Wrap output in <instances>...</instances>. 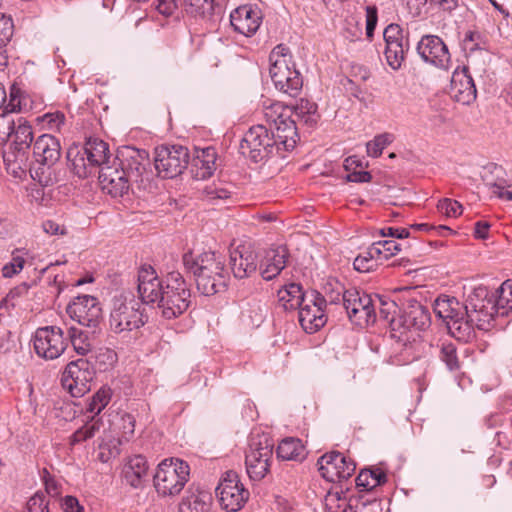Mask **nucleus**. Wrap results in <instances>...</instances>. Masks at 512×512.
Wrapping results in <instances>:
<instances>
[{
    "instance_id": "1",
    "label": "nucleus",
    "mask_w": 512,
    "mask_h": 512,
    "mask_svg": "<svg viewBox=\"0 0 512 512\" xmlns=\"http://www.w3.org/2000/svg\"><path fill=\"white\" fill-rule=\"evenodd\" d=\"M183 265L186 271L193 275L197 290L205 296H212L224 291L227 287L228 274L221 254L215 251L183 254Z\"/></svg>"
},
{
    "instance_id": "2",
    "label": "nucleus",
    "mask_w": 512,
    "mask_h": 512,
    "mask_svg": "<svg viewBox=\"0 0 512 512\" xmlns=\"http://www.w3.org/2000/svg\"><path fill=\"white\" fill-rule=\"evenodd\" d=\"M11 134L8 149L3 153V160L8 173L22 178L27 172L32 173L31 151L33 147V129L29 122L19 115Z\"/></svg>"
},
{
    "instance_id": "3",
    "label": "nucleus",
    "mask_w": 512,
    "mask_h": 512,
    "mask_svg": "<svg viewBox=\"0 0 512 512\" xmlns=\"http://www.w3.org/2000/svg\"><path fill=\"white\" fill-rule=\"evenodd\" d=\"M269 61V73L275 88L291 97H296L303 87V79L294 65L290 66L292 56L289 48L284 44L277 45L270 52Z\"/></svg>"
},
{
    "instance_id": "4",
    "label": "nucleus",
    "mask_w": 512,
    "mask_h": 512,
    "mask_svg": "<svg viewBox=\"0 0 512 512\" xmlns=\"http://www.w3.org/2000/svg\"><path fill=\"white\" fill-rule=\"evenodd\" d=\"M191 303L190 289L179 272H171L166 277V290L157 307L166 319H174L182 315Z\"/></svg>"
},
{
    "instance_id": "5",
    "label": "nucleus",
    "mask_w": 512,
    "mask_h": 512,
    "mask_svg": "<svg viewBox=\"0 0 512 512\" xmlns=\"http://www.w3.org/2000/svg\"><path fill=\"white\" fill-rule=\"evenodd\" d=\"M189 465L180 459H165L157 467L153 477L154 486L160 496H175L189 479Z\"/></svg>"
},
{
    "instance_id": "6",
    "label": "nucleus",
    "mask_w": 512,
    "mask_h": 512,
    "mask_svg": "<svg viewBox=\"0 0 512 512\" xmlns=\"http://www.w3.org/2000/svg\"><path fill=\"white\" fill-rule=\"evenodd\" d=\"M434 312L446 322L454 337L467 339L472 335V328L467 319V309L455 297H438L435 300Z\"/></svg>"
},
{
    "instance_id": "7",
    "label": "nucleus",
    "mask_w": 512,
    "mask_h": 512,
    "mask_svg": "<svg viewBox=\"0 0 512 512\" xmlns=\"http://www.w3.org/2000/svg\"><path fill=\"white\" fill-rule=\"evenodd\" d=\"M430 312L428 308L415 299H408L403 313L398 315L397 320L392 321V338L406 343L411 337L409 332L412 329L420 331L430 325Z\"/></svg>"
},
{
    "instance_id": "8",
    "label": "nucleus",
    "mask_w": 512,
    "mask_h": 512,
    "mask_svg": "<svg viewBox=\"0 0 512 512\" xmlns=\"http://www.w3.org/2000/svg\"><path fill=\"white\" fill-rule=\"evenodd\" d=\"M61 158V145L58 138L50 134L40 135L33 143L31 151L33 179L47 183L44 179L45 168L50 169Z\"/></svg>"
},
{
    "instance_id": "9",
    "label": "nucleus",
    "mask_w": 512,
    "mask_h": 512,
    "mask_svg": "<svg viewBox=\"0 0 512 512\" xmlns=\"http://www.w3.org/2000/svg\"><path fill=\"white\" fill-rule=\"evenodd\" d=\"M465 308L467 319L473 329L476 326L480 330H489L491 321L496 315L494 296L490 295L488 288L479 285L468 294Z\"/></svg>"
},
{
    "instance_id": "10",
    "label": "nucleus",
    "mask_w": 512,
    "mask_h": 512,
    "mask_svg": "<svg viewBox=\"0 0 512 512\" xmlns=\"http://www.w3.org/2000/svg\"><path fill=\"white\" fill-rule=\"evenodd\" d=\"M140 308L141 303L133 297H114L109 321L111 330L120 334L143 326L145 321Z\"/></svg>"
},
{
    "instance_id": "11",
    "label": "nucleus",
    "mask_w": 512,
    "mask_h": 512,
    "mask_svg": "<svg viewBox=\"0 0 512 512\" xmlns=\"http://www.w3.org/2000/svg\"><path fill=\"white\" fill-rule=\"evenodd\" d=\"M273 442L267 435H254L245 456L246 471L253 481L262 480L269 472Z\"/></svg>"
},
{
    "instance_id": "12",
    "label": "nucleus",
    "mask_w": 512,
    "mask_h": 512,
    "mask_svg": "<svg viewBox=\"0 0 512 512\" xmlns=\"http://www.w3.org/2000/svg\"><path fill=\"white\" fill-rule=\"evenodd\" d=\"M190 161L187 147L162 145L155 149L154 165L162 178H175L183 173Z\"/></svg>"
},
{
    "instance_id": "13",
    "label": "nucleus",
    "mask_w": 512,
    "mask_h": 512,
    "mask_svg": "<svg viewBox=\"0 0 512 512\" xmlns=\"http://www.w3.org/2000/svg\"><path fill=\"white\" fill-rule=\"evenodd\" d=\"M277 140L264 125L252 126L240 143V152L254 162L268 158L276 147Z\"/></svg>"
},
{
    "instance_id": "14",
    "label": "nucleus",
    "mask_w": 512,
    "mask_h": 512,
    "mask_svg": "<svg viewBox=\"0 0 512 512\" xmlns=\"http://www.w3.org/2000/svg\"><path fill=\"white\" fill-rule=\"evenodd\" d=\"M95 376L88 360L79 358L67 364L61 378L62 386L73 397H82L91 389Z\"/></svg>"
},
{
    "instance_id": "15",
    "label": "nucleus",
    "mask_w": 512,
    "mask_h": 512,
    "mask_svg": "<svg viewBox=\"0 0 512 512\" xmlns=\"http://www.w3.org/2000/svg\"><path fill=\"white\" fill-rule=\"evenodd\" d=\"M221 507L228 512L241 510L249 499V491L235 471H227L216 488Z\"/></svg>"
},
{
    "instance_id": "16",
    "label": "nucleus",
    "mask_w": 512,
    "mask_h": 512,
    "mask_svg": "<svg viewBox=\"0 0 512 512\" xmlns=\"http://www.w3.org/2000/svg\"><path fill=\"white\" fill-rule=\"evenodd\" d=\"M33 346L39 357L46 360H54L63 354L67 342L60 327L46 326L36 330Z\"/></svg>"
},
{
    "instance_id": "17",
    "label": "nucleus",
    "mask_w": 512,
    "mask_h": 512,
    "mask_svg": "<svg viewBox=\"0 0 512 512\" xmlns=\"http://www.w3.org/2000/svg\"><path fill=\"white\" fill-rule=\"evenodd\" d=\"M120 166L123 172L131 180V183L137 184L138 187L149 180L150 177V159L146 150L134 147H124L120 151Z\"/></svg>"
},
{
    "instance_id": "18",
    "label": "nucleus",
    "mask_w": 512,
    "mask_h": 512,
    "mask_svg": "<svg viewBox=\"0 0 512 512\" xmlns=\"http://www.w3.org/2000/svg\"><path fill=\"white\" fill-rule=\"evenodd\" d=\"M343 308L349 319L358 325L374 323L377 317L373 298L354 288L343 296Z\"/></svg>"
},
{
    "instance_id": "19",
    "label": "nucleus",
    "mask_w": 512,
    "mask_h": 512,
    "mask_svg": "<svg viewBox=\"0 0 512 512\" xmlns=\"http://www.w3.org/2000/svg\"><path fill=\"white\" fill-rule=\"evenodd\" d=\"M317 464L320 475L329 482L347 480L356 469L354 461L338 451L322 455Z\"/></svg>"
},
{
    "instance_id": "20",
    "label": "nucleus",
    "mask_w": 512,
    "mask_h": 512,
    "mask_svg": "<svg viewBox=\"0 0 512 512\" xmlns=\"http://www.w3.org/2000/svg\"><path fill=\"white\" fill-rule=\"evenodd\" d=\"M137 282L142 303L157 305L166 290V279L160 278L151 265H142L138 270Z\"/></svg>"
},
{
    "instance_id": "21",
    "label": "nucleus",
    "mask_w": 512,
    "mask_h": 512,
    "mask_svg": "<svg viewBox=\"0 0 512 512\" xmlns=\"http://www.w3.org/2000/svg\"><path fill=\"white\" fill-rule=\"evenodd\" d=\"M386 42L385 56L388 65L397 70L401 67L405 54L409 50V42L407 35L403 29L395 23L389 24L383 33Z\"/></svg>"
},
{
    "instance_id": "22",
    "label": "nucleus",
    "mask_w": 512,
    "mask_h": 512,
    "mask_svg": "<svg viewBox=\"0 0 512 512\" xmlns=\"http://www.w3.org/2000/svg\"><path fill=\"white\" fill-rule=\"evenodd\" d=\"M71 319L82 326L95 327L102 316L97 298L90 295L76 297L66 308Z\"/></svg>"
},
{
    "instance_id": "23",
    "label": "nucleus",
    "mask_w": 512,
    "mask_h": 512,
    "mask_svg": "<svg viewBox=\"0 0 512 512\" xmlns=\"http://www.w3.org/2000/svg\"><path fill=\"white\" fill-rule=\"evenodd\" d=\"M323 299H319V293L311 291L308 300L299 307V322L307 333H314L326 323L325 307Z\"/></svg>"
},
{
    "instance_id": "24",
    "label": "nucleus",
    "mask_w": 512,
    "mask_h": 512,
    "mask_svg": "<svg viewBox=\"0 0 512 512\" xmlns=\"http://www.w3.org/2000/svg\"><path fill=\"white\" fill-rule=\"evenodd\" d=\"M417 52L427 63L447 69L451 60L450 53L443 40L436 35H425L417 45Z\"/></svg>"
},
{
    "instance_id": "25",
    "label": "nucleus",
    "mask_w": 512,
    "mask_h": 512,
    "mask_svg": "<svg viewBox=\"0 0 512 512\" xmlns=\"http://www.w3.org/2000/svg\"><path fill=\"white\" fill-rule=\"evenodd\" d=\"M380 501L376 498L359 496L356 504L352 506L339 492H329L325 497V509L327 512H378Z\"/></svg>"
},
{
    "instance_id": "26",
    "label": "nucleus",
    "mask_w": 512,
    "mask_h": 512,
    "mask_svg": "<svg viewBox=\"0 0 512 512\" xmlns=\"http://www.w3.org/2000/svg\"><path fill=\"white\" fill-rule=\"evenodd\" d=\"M229 265L235 278H248L258 268V255L250 245H239L230 251Z\"/></svg>"
},
{
    "instance_id": "27",
    "label": "nucleus",
    "mask_w": 512,
    "mask_h": 512,
    "mask_svg": "<svg viewBox=\"0 0 512 512\" xmlns=\"http://www.w3.org/2000/svg\"><path fill=\"white\" fill-rule=\"evenodd\" d=\"M261 22L260 9L250 4L239 6L230 14V23L234 30L247 37L257 32Z\"/></svg>"
},
{
    "instance_id": "28",
    "label": "nucleus",
    "mask_w": 512,
    "mask_h": 512,
    "mask_svg": "<svg viewBox=\"0 0 512 512\" xmlns=\"http://www.w3.org/2000/svg\"><path fill=\"white\" fill-rule=\"evenodd\" d=\"M99 183L104 192L112 197H121L128 192L133 183L120 168L103 166L99 172Z\"/></svg>"
},
{
    "instance_id": "29",
    "label": "nucleus",
    "mask_w": 512,
    "mask_h": 512,
    "mask_svg": "<svg viewBox=\"0 0 512 512\" xmlns=\"http://www.w3.org/2000/svg\"><path fill=\"white\" fill-rule=\"evenodd\" d=\"M449 92L455 101L464 105L476 98V87L466 66L458 67L453 72Z\"/></svg>"
},
{
    "instance_id": "30",
    "label": "nucleus",
    "mask_w": 512,
    "mask_h": 512,
    "mask_svg": "<svg viewBox=\"0 0 512 512\" xmlns=\"http://www.w3.org/2000/svg\"><path fill=\"white\" fill-rule=\"evenodd\" d=\"M122 475L125 483L134 489L143 488L148 478V463L144 456L131 457L124 465Z\"/></svg>"
},
{
    "instance_id": "31",
    "label": "nucleus",
    "mask_w": 512,
    "mask_h": 512,
    "mask_svg": "<svg viewBox=\"0 0 512 512\" xmlns=\"http://www.w3.org/2000/svg\"><path fill=\"white\" fill-rule=\"evenodd\" d=\"M287 250L283 246L266 251L265 257L259 265L260 274L264 280L275 278L286 266Z\"/></svg>"
},
{
    "instance_id": "32",
    "label": "nucleus",
    "mask_w": 512,
    "mask_h": 512,
    "mask_svg": "<svg viewBox=\"0 0 512 512\" xmlns=\"http://www.w3.org/2000/svg\"><path fill=\"white\" fill-rule=\"evenodd\" d=\"M275 126V133L272 135L277 140L276 149L280 150L282 146L285 151L293 149L299 139L298 126L295 119L291 118V115L283 118Z\"/></svg>"
},
{
    "instance_id": "33",
    "label": "nucleus",
    "mask_w": 512,
    "mask_h": 512,
    "mask_svg": "<svg viewBox=\"0 0 512 512\" xmlns=\"http://www.w3.org/2000/svg\"><path fill=\"white\" fill-rule=\"evenodd\" d=\"M289 115L298 124L308 128H313L320 118L317 104L308 99H301L295 106L289 108Z\"/></svg>"
},
{
    "instance_id": "34",
    "label": "nucleus",
    "mask_w": 512,
    "mask_h": 512,
    "mask_svg": "<svg viewBox=\"0 0 512 512\" xmlns=\"http://www.w3.org/2000/svg\"><path fill=\"white\" fill-rule=\"evenodd\" d=\"M278 302L284 310L298 309V307L308 300V293L302 291V287L297 283H290L278 290Z\"/></svg>"
},
{
    "instance_id": "35",
    "label": "nucleus",
    "mask_w": 512,
    "mask_h": 512,
    "mask_svg": "<svg viewBox=\"0 0 512 512\" xmlns=\"http://www.w3.org/2000/svg\"><path fill=\"white\" fill-rule=\"evenodd\" d=\"M212 503L206 491H188L179 504V512H208Z\"/></svg>"
},
{
    "instance_id": "36",
    "label": "nucleus",
    "mask_w": 512,
    "mask_h": 512,
    "mask_svg": "<svg viewBox=\"0 0 512 512\" xmlns=\"http://www.w3.org/2000/svg\"><path fill=\"white\" fill-rule=\"evenodd\" d=\"M386 482L387 474L377 466L362 469L356 477V486L360 492L372 491Z\"/></svg>"
},
{
    "instance_id": "37",
    "label": "nucleus",
    "mask_w": 512,
    "mask_h": 512,
    "mask_svg": "<svg viewBox=\"0 0 512 512\" xmlns=\"http://www.w3.org/2000/svg\"><path fill=\"white\" fill-rule=\"evenodd\" d=\"M84 153L88 157V164L93 168L108 166L106 164L109 158L108 144L97 138H90L83 146Z\"/></svg>"
},
{
    "instance_id": "38",
    "label": "nucleus",
    "mask_w": 512,
    "mask_h": 512,
    "mask_svg": "<svg viewBox=\"0 0 512 512\" xmlns=\"http://www.w3.org/2000/svg\"><path fill=\"white\" fill-rule=\"evenodd\" d=\"M85 424L77 429L70 437L72 445L93 438L101 429H104L103 418L100 415L85 414Z\"/></svg>"
},
{
    "instance_id": "39",
    "label": "nucleus",
    "mask_w": 512,
    "mask_h": 512,
    "mask_svg": "<svg viewBox=\"0 0 512 512\" xmlns=\"http://www.w3.org/2000/svg\"><path fill=\"white\" fill-rule=\"evenodd\" d=\"M277 456L283 460L302 461L306 457V451L300 439L287 437L279 443Z\"/></svg>"
},
{
    "instance_id": "40",
    "label": "nucleus",
    "mask_w": 512,
    "mask_h": 512,
    "mask_svg": "<svg viewBox=\"0 0 512 512\" xmlns=\"http://www.w3.org/2000/svg\"><path fill=\"white\" fill-rule=\"evenodd\" d=\"M16 98L11 94V99L9 104L6 106L7 111L0 114V146L7 143L11 134L14 131L15 124L17 123V119L19 117L18 114L14 113L16 108V104L14 103Z\"/></svg>"
},
{
    "instance_id": "41",
    "label": "nucleus",
    "mask_w": 512,
    "mask_h": 512,
    "mask_svg": "<svg viewBox=\"0 0 512 512\" xmlns=\"http://www.w3.org/2000/svg\"><path fill=\"white\" fill-rule=\"evenodd\" d=\"M493 296L496 315L507 316L512 311V280L504 281Z\"/></svg>"
},
{
    "instance_id": "42",
    "label": "nucleus",
    "mask_w": 512,
    "mask_h": 512,
    "mask_svg": "<svg viewBox=\"0 0 512 512\" xmlns=\"http://www.w3.org/2000/svg\"><path fill=\"white\" fill-rule=\"evenodd\" d=\"M67 160L71 163L74 173L85 178L91 173L92 164H88V157L84 153L83 147H70L67 151Z\"/></svg>"
},
{
    "instance_id": "43",
    "label": "nucleus",
    "mask_w": 512,
    "mask_h": 512,
    "mask_svg": "<svg viewBox=\"0 0 512 512\" xmlns=\"http://www.w3.org/2000/svg\"><path fill=\"white\" fill-rule=\"evenodd\" d=\"M373 301L375 302V310L378 309L379 317L386 321L392 330V321L397 320L398 315H401L398 304L395 300L380 295H375Z\"/></svg>"
},
{
    "instance_id": "44",
    "label": "nucleus",
    "mask_w": 512,
    "mask_h": 512,
    "mask_svg": "<svg viewBox=\"0 0 512 512\" xmlns=\"http://www.w3.org/2000/svg\"><path fill=\"white\" fill-rule=\"evenodd\" d=\"M347 291L342 283L335 279H329L323 287L324 294H319V299H323V306L339 304L343 305V296Z\"/></svg>"
},
{
    "instance_id": "45",
    "label": "nucleus",
    "mask_w": 512,
    "mask_h": 512,
    "mask_svg": "<svg viewBox=\"0 0 512 512\" xmlns=\"http://www.w3.org/2000/svg\"><path fill=\"white\" fill-rule=\"evenodd\" d=\"M112 397V390L108 386H102L88 401L85 407V414L100 415L102 410L109 404Z\"/></svg>"
},
{
    "instance_id": "46",
    "label": "nucleus",
    "mask_w": 512,
    "mask_h": 512,
    "mask_svg": "<svg viewBox=\"0 0 512 512\" xmlns=\"http://www.w3.org/2000/svg\"><path fill=\"white\" fill-rule=\"evenodd\" d=\"M263 115L266 121L274 126L286 116H289V108L282 103L266 99L262 103Z\"/></svg>"
},
{
    "instance_id": "47",
    "label": "nucleus",
    "mask_w": 512,
    "mask_h": 512,
    "mask_svg": "<svg viewBox=\"0 0 512 512\" xmlns=\"http://www.w3.org/2000/svg\"><path fill=\"white\" fill-rule=\"evenodd\" d=\"M382 264L377 256L375 248L371 245L366 251L358 255L353 262L354 268L359 272H369Z\"/></svg>"
},
{
    "instance_id": "48",
    "label": "nucleus",
    "mask_w": 512,
    "mask_h": 512,
    "mask_svg": "<svg viewBox=\"0 0 512 512\" xmlns=\"http://www.w3.org/2000/svg\"><path fill=\"white\" fill-rule=\"evenodd\" d=\"M68 334L74 350L79 355H85L91 350V344L88 340L87 334L84 331L72 326L69 328Z\"/></svg>"
},
{
    "instance_id": "49",
    "label": "nucleus",
    "mask_w": 512,
    "mask_h": 512,
    "mask_svg": "<svg viewBox=\"0 0 512 512\" xmlns=\"http://www.w3.org/2000/svg\"><path fill=\"white\" fill-rule=\"evenodd\" d=\"M185 11L192 16H208L213 13V0H184Z\"/></svg>"
},
{
    "instance_id": "50",
    "label": "nucleus",
    "mask_w": 512,
    "mask_h": 512,
    "mask_svg": "<svg viewBox=\"0 0 512 512\" xmlns=\"http://www.w3.org/2000/svg\"><path fill=\"white\" fill-rule=\"evenodd\" d=\"M377 252V256L381 263L396 255L400 250V245L394 240H383L372 244Z\"/></svg>"
},
{
    "instance_id": "51",
    "label": "nucleus",
    "mask_w": 512,
    "mask_h": 512,
    "mask_svg": "<svg viewBox=\"0 0 512 512\" xmlns=\"http://www.w3.org/2000/svg\"><path fill=\"white\" fill-rule=\"evenodd\" d=\"M392 142V135L388 133L379 134L366 144L367 154L377 158L382 154L383 149Z\"/></svg>"
},
{
    "instance_id": "52",
    "label": "nucleus",
    "mask_w": 512,
    "mask_h": 512,
    "mask_svg": "<svg viewBox=\"0 0 512 512\" xmlns=\"http://www.w3.org/2000/svg\"><path fill=\"white\" fill-rule=\"evenodd\" d=\"M440 358L451 371L460 368L456 347L453 343H443L440 350Z\"/></svg>"
},
{
    "instance_id": "53",
    "label": "nucleus",
    "mask_w": 512,
    "mask_h": 512,
    "mask_svg": "<svg viewBox=\"0 0 512 512\" xmlns=\"http://www.w3.org/2000/svg\"><path fill=\"white\" fill-rule=\"evenodd\" d=\"M13 28L12 19L0 13V54L12 37Z\"/></svg>"
},
{
    "instance_id": "54",
    "label": "nucleus",
    "mask_w": 512,
    "mask_h": 512,
    "mask_svg": "<svg viewBox=\"0 0 512 512\" xmlns=\"http://www.w3.org/2000/svg\"><path fill=\"white\" fill-rule=\"evenodd\" d=\"M438 210L448 217H457L462 214L463 207L456 201L449 198H444L438 202Z\"/></svg>"
},
{
    "instance_id": "55",
    "label": "nucleus",
    "mask_w": 512,
    "mask_h": 512,
    "mask_svg": "<svg viewBox=\"0 0 512 512\" xmlns=\"http://www.w3.org/2000/svg\"><path fill=\"white\" fill-rule=\"evenodd\" d=\"M98 450L97 459L102 463H108L119 453L118 448L113 441L105 442L102 440L98 445Z\"/></svg>"
},
{
    "instance_id": "56",
    "label": "nucleus",
    "mask_w": 512,
    "mask_h": 512,
    "mask_svg": "<svg viewBox=\"0 0 512 512\" xmlns=\"http://www.w3.org/2000/svg\"><path fill=\"white\" fill-rule=\"evenodd\" d=\"M48 504L45 494L37 492L28 500L27 509L29 512H50Z\"/></svg>"
},
{
    "instance_id": "57",
    "label": "nucleus",
    "mask_w": 512,
    "mask_h": 512,
    "mask_svg": "<svg viewBox=\"0 0 512 512\" xmlns=\"http://www.w3.org/2000/svg\"><path fill=\"white\" fill-rule=\"evenodd\" d=\"M217 154L213 147H206L197 151L196 157L193 159V166L198 167L199 162H205L207 165L216 164Z\"/></svg>"
},
{
    "instance_id": "58",
    "label": "nucleus",
    "mask_w": 512,
    "mask_h": 512,
    "mask_svg": "<svg viewBox=\"0 0 512 512\" xmlns=\"http://www.w3.org/2000/svg\"><path fill=\"white\" fill-rule=\"evenodd\" d=\"M205 198L213 202L215 200H224L230 197V192L223 187H218L216 185H210L204 188Z\"/></svg>"
},
{
    "instance_id": "59",
    "label": "nucleus",
    "mask_w": 512,
    "mask_h": 512,
    "mask_svg": "<svg viewBox=\"0 0 512 512\" xmlns=\"http://www.w3.org/2000/svg\"><path fill=\"white\" fill-rule=\"evenodd\" d=\"M377 8L375 6L366 7V33L368 37L373 35L377 24Z\"/></svg>"
},
{
    "instance_id": "60",
    "label": "nucleus",
    "mask_w": 512,
    "mask_h": 512,
    "mask_svg": "<svg viewBox=\"0 0 512 512\" xmlns=\"http://www.w3.org/2000/svg\"><path fill=\"white\" fill-rule=\"evenodd\" d=\"M380 234L383 237H393L397 239L408 238L411 236L410 229L394 227L383 228L380 230Z\"/></svg>"
},
{
    "instance_id": "61",
    "label": "nucleus",
    "mask_w": 512,
    "mask_h": 512,
    "mask_svg": "<svg viewBox=\"0 0 512 512\" xmlns=\"http://www.w3.org/2000/svg\"><path fill=\"white\" fill-rule=\"evenodd\" d=\"M44 120L51 129L60 130L61 126L64 125L65 116L61 112L47 113L44 115Z\"/></svg>"
},
{
    "instance_id": "62",
    "label": "nucleus",
    "mask_w": 512,
    "mask_h": 512,
    "mask_svg": "<svg viewBox=\"0 0 512 512\" xmlns=\"http://www.w3.org/2000/svg\"><path fill=\"white\" fill-rule=\"evenodd\" d=\"M15 347L10 331L5 330L0 333V353L7 354Z\"/></svg>"
},
{
    "instance_id": "63",
    "label": "nucleus",
    "mask_w": 512,
    "mask_h": 512,
    "mask_svg": "<svg viewBox=\"0 0 512 512\" xmlns=\"http://www.w3.org/2000/svg\"><path fill=\"white\" fill-rule=\"evenodd\" d=\"M157 10L163 15H171L177 8V0H157Z\"/></svg>"
},
{
    "instance_id": "64",
    "label": "nucleus",
    "mask_w": 512,
    "mask_h": 512,
    "mask_svg": "<svg viewBox=\"0 0 512 512\" xmlns=\"http://www.w3.org/2000/svg\"><path fill=\"white\" fill-rule=\"evenodd\" d=\"M492 193L499 198V192H505L507 188L512 187V180L498 178L495 182L488 184Z\"/></svg>"
}]
</instances>
